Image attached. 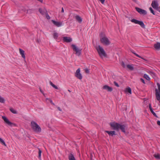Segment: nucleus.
Segmentation results:
<instances>
[{
  "mask_svg": "<svg viewBox=\"0 0 160 160\" xmlns=\"http://www.w3.org/2000/svg\"><path fill=\"white\" fill-rule=\"evenodd\" d=\"M110 125L113 129L117 131L121 129L122 132H125V126L123 125L120 124L115 122L110 123Z\"/></svg>",
  "mask_w": 160,
  "mask_h": 160,
  "instance_id": "f257e3e1",
  "label": "nucleus"
},
{
  "mask_svg": "<svg viewBox=\"0 0 160 160\" xmlns=\"http://www.w3.org/2000/svg\"><path fill=\"white\" fill-rule=\"evenodd\" d=\"M31 128L33 130L37 132H40L41 131L40 127L35 122L32 121L31 122Z\"/></svg>",
  "mask_w": 160,
  "mask_h": 160,
  "instance_id": "f03ea898",
  "label": "nucleus"
},
{
  "mask_svg": "<svg viewBox=\"0 0 160 160\" xmlns=\"http://www.w3.org/2000/svg\"><path fill=\"white\" fill-rule=\"evenodd\" d=\"M96 49L100 56L102 58L106 56V54L103 48L100 46L98 45L96 48Z\"/></svg>",
  "mask_w": 160,
  "mask_h": 160,
  "instance_id": "7ed1b4c3",
  "label": "nucleus"
},
{
  "mask_svg": "<svg viewBox=\"0 0 160 160\" xmlns=\"http://www.w3.org/2000/svg\"><path fill=\"white\" fill-rule=\"evenodd\" d=\"M100 41L104 45H108L110 44V42L108 38L105 36H101Z\"/></svg>",
  "mask_w": 160,
  "mask_h": 160,
  "instance_id": "20e7f679",
  "label": "nucleus"
},
{
  "mask_svg": "<svg viewBox=\"0 0 160 160\" xmlns=\"http://www.w3.org/2000/svg\"><path fill=\"white\" fill-rule=\"evenodd\" d=\"M157 85L158 88L155 90L156 98L157 100L159 101L160 102V84L158 83Z\"/></svg>",
  "mask_w": 160,
  "mask_h": 160,
  "instance_id": "39448f33",
  "label": "nucleus"
},
{
  "mask_svg": "<svg viewBox=\"0 0 160 160\" xmlns=\"http://www.w3.org/2000/svg\"><path fill=\"white\" fill-rule=\"evenodd\" d=\"M71 46L73 50L75 51L76 54L78 56H80L81 54L82 49H79L76 45L73 44H72Z\"/></svg>",
  "mask_w": 160,
  "mask_h": 160,
  "instance_id": "423d86ee",
  "label": "nucleus"
},
{
  "mask_svg": "<svg viewBox=\"0 0 160 160\" xmlns=\"http://www.w3.org/2000/svg\"><path fill=\"white\" fill-rule=\"evenodd\" d=\"M131 21L135 24H138L140 25L142 28H145V25L143 22L139 21L136 19H133L131 20Z\"/></svg>",
  "mask_w": 160,
  "mask_h": 160,
  "instance_id": "0eeeda50",
  "label": "nucleus"
},
{
  "mask_svg": "<svg viewBox=\"0 0 160 160\" xmlns=\"http://www.w3.org/2000/svg\"><path fill=\"white\" fill-rule=\"evenodd\" d=\"M2 118L4 120L5 123L10 126H15V124L11 122L9 119L5 116H2Z\"/></svg>",
  "mask_w": 160,
  "mask_h": 160,
  "instance_id": "6e6552de",
  "label": "nucleus"
},
{
  "mask_svg": "<svg viewBox=\"0 0 160 160\" xmlns=\"http://www.w3.org/2000/svg\"><path fill=\"white\" fill-rule=\"evenodd\" d=\"M151 6L152 7L156 10H158L159 9V4L157 1L154 0L152 2Z\"/></svg>",
  "mask_w": 160,
  "mask_h": 160,
  "instance_id": "1a4fd4ad",
  "label": "nucleus"
},
{
  "mask_svg": "<svg viewBox=\"0 0 160 160\" xmlns=\"http://www.w3.org/2000/svg\"><path fill=\"white\" fill-rule=\"evenodd\" d=\"M75 76L79 79L81 80L82 79V77L80 73V68H79L76 70L75 73Z\"/></svg>",
  "mask_w": 160,
  "mask_h": 160,
  "instance_id": "9d476101",
  "label": "nucleus"
},
{
  "mask_svg": "<svg viewBox=\"0 0 160 160\" xmlns=\"http://www.w3.org/2000/svg\"><path fill=\"white\" fill-rule=\"evenodd\" d=\"M136 11L141 14L145 15L147 14V11L143 9H142L138 8H136Z\"/></svg>",
  "mask_w": 160,
  "mask_h": 160,
  "instance_id": "9b49d317",
  "label": "nucleus"
},
{
  "mask_svg": "<svg viewBox=\"0 0 160 160\" xmlns=\"http://www.w3.org/2000/svg\"><path fill=\"white\" fill-rule=\"evenodd\" d=\"M52 21L53 23L57 27H60L62 25V22L56 21L54 20H52Z\"/></svg>",
  "mask_w": 160,
  "mask_h": 160,
  "instance_id": "f8f14e48",
  "label": "nucleus"
},
{
  "mask_svg": "<svg viewBox=\"0 0 160 160\" xmlns=\"http://www.w3.org/2000/svg\"><path fill=\"white\" fill-rule=\"evenodd\" d=\"M102 89L109 92H111L113 90V88L112 87L107 85H104L102 87Z\"/></svg>",
  "mask_w": 160,
  "mask_h": 160,
  "instance_id": "ddd939ff",
  "label": "nucleus"
},
{
  "mask_svg": "<svg viewBox=\"0 0 160 160\" xmlns=\"http://www.w3.org/2000/svg\"><path fill=\"white\" fill-rule=\"evenodd\" d=\"M63 42H70L72 41V39L70 37H63Z\"/></svg>",
  "mask_w": 160,
  "mask_h": 160,
  "instance_id": "4468645a",
  "label": "nucleus"
},
{
  "mask_svg": "<svg viewBox=\"0 0 160 160\" xmlns=\"http://www.w3.org/2000/svg\"><path fill=\"white\" fill-rule=\"evenodd\" d=\"M19 53L21 55L22 58L24 59L25 60L26 57L25 54V52L21 48H19Z\"/></svg>",
  "mask_w": 160,
  "mask_h": 160,
  "instance_id": "2eb2a0df",
  "label": "nucleus"
},
{
  "mask_svg": "<svg viewBox=\"0 0 160 160\" xmlns=\"http://www.w3.org/2000/svg\"><path fill=\"white\" fill-rule=\"evenodd\" d=\"M125 92L128 95H131L132 94V90L131 88L129 87H127L125 89Z\"/></svg>",
  "mask_w": 160,
  "mask_h": 160,
  "instance_id": "dca6fc26",
  "label": "nucleus"
},
{
  "mask_svg": "<svg viewBox=\"0 0 160 160\" xmlns=\"http://www.w3.org/2000/svg\"><path fill=\"white\" fill-rule=\"evenodd\" d=\"M154 47L155 49L159 50H160V43L159 42H157L154 44Z\"/></svg>",
  "mask_w": 160,
  "mask_h": 160,
  "instance_id": "f3484780",
  "label": "nucleus"
},
{
  "mask_svg": "<svg viewBox=\"0 0 160 160\" xmlns=\"http://www.w3.org/2000/svg\"><path fill=\"white\" fill-rule=\"evenodd\" d=\"M75 18L77 21L79 23H81L82 22V19L79 16L77 15L75 16Z\"/></svg>",
  "mask_w": 160,
  "mask_h": 160,
  "instance_id": "a211bd4d",
  "label": "nucleus"
},
{
  "mask_svg": "<svg viewBox=\"0 0 160 160\" xmlns=\"http://www.w3.org/2000/svg\"><path fill=\"white\" fill-rule=\"evenodd\" d=\"M40 12L42 14H44L47 12L45 8H40L39 9Z\"/></svg>",
  "mask_w": 160,
  "mask_h": 160,
  "instance_id": "6ab92c4d",
  "label": "nucleus"
},
{
  "mask_svg": "<svg viewBox=\"0 0 160 160\" xmlns=\"http://www.w3.org/2000/svg\"><path fill=\"white\" fill-rule=\"evenodd\" d=\"M106 132H107L109 135L112 136L114 135H115V132L114 131H105Z\"/></svg>",
  "mask_w": 160,
  "mask_h": 160,
  "instance_id": "aec40b11",
  "label": "nucleus"
},
{
  "mask_svg": "<svg viewBox=\"0 0 160 160\" xmlns=\"http://www.w3.org/2000/svg\"><path fill=\"white\" fill-rule=\"evenodd\" d=\"M68 159L69 160H76L74 156L72 154H70L69 155Z\"/></svg>",
  "mask_w": 160,
  "mask_h": 160,
  "instance_id": "412c9836",
  "label": "nucleus"
},
{
  "mask_svg": "<svg viewBox=\"0 0 160 160\" xmlns=\"http://www.w3.org/2000/svg\"><path fill=\"white\" fill-rule=\"evenodd\" d=\"M127 67L128 68L131 70H133L134 68L133 65L132 64L127 65Z\"/></svg>",
  "mask_w": 160,
  "mask_h": 160,
  "instance_id": "4be33fe9",
  "label": "nucleus"
},
{
  "mask_svg": "<svg viewBox=\"0 0 160 160\" xmlns=\"http://www.w3.org/2000/svg\"><path fill=\"white\" fill-rule=\"evenodd\" d=\"M58 33L56 32H54L53 34V37L55 39H57L58 37Z\"/></svg>",
  "mask_w": 160,
  "mask_h": 160,
  "instance_id": "5701e85b",
  "label": "nucleus"
},
{
  "mask_svg": "<svg viewBox=\"0 0 160 160\" xmlns=\"http://www.w3.org/2000/svg\"><path fill=\"white\" fill-rule=\"evenodd\" d=\"M144 78H145L146 80L148 81L150 80V78L149 76L146 74H145L144 75Z\"/></svg>",
  "mask_w": 160,
  "mask_h": 160,
  "instance_id": "b1692460",
  "label": "nucleus"
},
{
  "mask_svg": "<svg viewBox=\"0 0 160 160\" xmlns=\"http://www.w3.org/2000/svg\"><path fill=\"white\" fill-rule=\"evenodd\" d=\"M50 85L52 86L53 88H55L56 89H58V87L55 85L54 84H53L51 82H50Z\"/></svg>",
  "mask_w": 160,
  "mask_h": 160,
  "instance_id": "393cba45",
  "label": "nucleus"
},
{
  "mask_svg": "<svg viewBox=\"0 0 160 160\" xmlns=\"http://www.w3.org/2000/svg\"><path fill=\"white\" fill-rule=\"evenodd\" d=\"M0 142L2 145L6 146V144L4 141L1 138H0Z\"/></svg>",
  "mask_w": 160,
  "mask_h": 160,
  "instance_id": "a878e982",
  "label": "nucleus"
},
{
  "mask_svg": "<svg viewBox=\"0 0 160 160\" xmlns=\"http://www.w3.org/2000/svg\"><path fill=\"white\" fill-rule=\"evenodd\" d=\"M10 111L11 112L14 114H17V111L13 109L12 108H11L10 109Z\"/></svg>",
  "mask_w": 160,
  "mask_h": 160,
  "instance_id": "bb28decb",
  "label": "nucleus"
},
{
  "mask_svg": "<svg viewBox=\"0 0 160 160\" xmlns=\"http://www.w3.org/2000/svg\"><path fill=\"white\" fill-rule=\"evenodd\" d=\"M154 157L157 159H160V155L159 154L157 153L154 155Z\"/></svg>",
  "mask_w": 160,
  "mask_h": 160,
  "instance_id": "cd10ccee",
  "label": "nucleus"
},
{
  "mask_svg": "<svg viewBox=\"0 0 160 160\" xmlns=\"http://www.w3.org/2000/svg\"><path fill=\"white\" fill-rule=\"evenodd\" d=\"M150 73V75L153 78H155L156 76L155 74L153 72H149Z\"/></svg>",
  "mask_w": 160,
  "mask_h": 160,
  "instance_id": "c85d7f7f",
  "label": "nucleus"
},
{
  "mask_svg": "<svg viewBox=\"0 0 160 160\" xmlns=\"http://www.w3.org/2000/svg\"><path fill=\"white\" fill-rule=\"evenodd\" d=\"M5 100L4 98L0 96V102L2 103H4L5 102Z\"/></svg>",
  "mask_w": 160,
  "mask_h": 160,
  "instance_id": "c756f323",
  "label": "nucleus"
},
{
  "mask_svg": "<svg viewBox=\"0 0 160 160\" xmlns=\"http://www.w3.org/2000/svg\"><path fill=\"white\" fill-rule=\"evenodd\" d=\"M133 54H134L136 56H137L138 57H139V58H142V59L144 60H145V61H146V60L144 58H143L142 57H141L140 56H139V55H138V54H137L136 53H135V52H133Z\"/></svg>",
  "mask_w": 160,
  "mask_h": 160,
  "instance_id": "7c9ffc66",
  "label": "nucleus"
},
{
  "mask_svg": "<svg viewBox=\"0 0 160 160\" xmlns=\"http://www.w3.org/2000/svg\"><path fill=\"white\" fill-rule=\"evenodd\" d=\"M149 10L150 11L151 13H152L153 15L155 14V13L154 11H153V10L151 7H150L149 8Z\"/></svg>",
  "mask_w": 160,
  "mask_h": 160,
  "instance_id": "2f4dec72",
  "label": "nucleus"
},
{
  "mask_svg": "<svg viewBox=\"0 0 160 160\" xmlns=\"http://www.w3.org/2000/svg\"><path fill=\"white\" fill-rule=\"evenodd\" d=\"M41 153L42 151L40 149H39L38 157L40 158H41Z\"/></svg>",
  "mask_w": 160,
  "mask_h": 160,
  "instance_id": "473e14b6",
  "label": "nucleus"
},
{
  "mask_svg": "<svg viewBox=\"0 0 160 160\" xmlns=\"http://www.w3.org/2000/svg\"><path fill=\"white\" fill-rule=\"evenodd\" d=\"M152 113V114L155 116H157L156 114L153 111V110H152L150 111Z\"/></svg>",
  "mask_w": 160,
  "mask_h": 160,
  "instance_id": "72a5a7b5",
  "label": "nucleus"
},
{
  "mask_svg": "<svg viewBox=\"0 0 160 160\" xmlns=\"http://www.w3.org/2000/svg\"><path fill=\"white\" fill-rule=\"evenodd\" d=\"M114 84H115V85L116 86H117V87H119V85L118 84L117 82H114Z\"/></svg>",
  "mask_w": 160,
  "mask_h": 160,
  "instance_id": "f704fd0d",
  "label": "nucleus"
},
{
  "mask_svg": "<svg viewBox=\"0 0 160 160\" xmlns=\"http://www.w3.org/2000/svg\"><path fill=\"white\" fill-rule=\"evenodd\" d=\"M85 71L87 73H88L89 72V70L87 68H86L85 69Z\"/></svg>",
  "mask_w": 160,
  "mask_h": 160,
  "instance_id": "c9c22d12",
  "label": "nucleus"
},
{
  "mask_svg": "<svg viewBox=\"0 0 160 160\" xmlns=\"http://www.w3.org/2000/svg\"><path fill=\"white\" fill-rule=\"evenodd\" d=\"M101 2V3L102 4H103L104 3L105 0H99Z\"/></svg>",
  "mask_w": 160,
  "mask_h": 160,
  "instance_id": "e433bc0d",
  "label": "nucleus"
},
{
  "mask_svg": "<svg viewBox=\"0 0 160 160\" xmlns=\"http://www.w3.org/2000/svg\"><path fill=\"white\" fill-rule=\"evenodd\" d=\"M149 108L150 111L152 110H153L152 108V107L151 104H149Z\"/></svg>",
  "mask_w": 160,
  "mask_h": 160,
  "instance_id": "4c0bfd02",
  "label": "nucleus"
},
{
  "mask_svg": "<svg viewBox=\"0 0 160 160\" xmlns=\"http://www.w3.org/2000/svg\"><path fill=\"white\" fill-rule=\"evenodd\" d=\"M46 18H47L48 19H50V17L49 16V15L47 14H46Z\"/></svg>",
  "mask_w": 160,
  "mask_h": 160,
  "instance_id": "58836bf2",
  "label": "nucleus"
},
{
  "mask_svg": "<svg viewBox=\"0 0 160 160\" xmlns=\"http://www.w3.org/2000/svg\"><path fill=\"white\" fill-rule=\"evenodd\" d=\"M157 123L158 125L160 126V121H158L157 122Z\"/></svg>",
  "mask_w": 160,
  "mask_h": 160,
  "instance_id": "ea45409f",
  "label": "nucleus"
},
{
  "mask_svg": "<svg viewBox=\"0 0 160 160\" xmlns=\"http://www.w3.org/2000/svg\"><path fill=\"white\" fill-rule=\"evenodd\" d=\"M141 81L143 83H145V82L144 81V80L142 78H141Z\"/></svg>",
  "mask_w": 160,
  "mask_h": 160,
  "instance_id": "a19ab883",
  "label": "nucleus"
},
{
  "mask_svg": "<svg viewBox=\"0 0 160 160\" xmlns=\"http://www.w3.org/2000/svg\"><path fill=\"white\" fill-rule=\"evenodd\" d=\"M50 102L52 104H53V105H54V104L53 102L52 101V100L50 99L49 100Z\"/></svg>",
  "mask_w": 160,
  "mask_h": 160,
  "instance_id": "79ce46f5",
  "label": "nucleus"
},
{
  "mask_svg": "<svg viewBox=\"0 0 160 160\" xmlns=\"http://www.w3.org/2000/svg\"><path fill=\"white\" fill-rule=\"evenodd\" d=\"M122 65L123 67H125V65L123 62L122 63Z\"/></svg>",
  "mask_w": 160,
  "mask_h": 160,
  "instance_id": "37998d69",
  "label": "nucleus"
},
{
  "mask_svg": "<svg viewBox=\"0 0 160 160\" xmlns=\"http://www.w3.org/2000/svg\"><path fill=\"white\" fill-rule=\"evenodd\" d=\"M64 12V9H63V8H62V10H61V12Z\"/></svg>",
  "mask_w": 160,
  "mask_h": 160,
  "instance_id": "c03bdc74",
  "label": "nucleus"
},
{
  "mask_svg": "<svg viewBox=\"0 0 160 160\" xmlns=\"http://www.w3.org/2000/svg\"><path fill=\"white\" fill-rule=\"evenodd\" d=\"M58 110H59L60 111H62L61 109L59 107H58Z\"/></svg>",
  "mask_w": 160,
  "mask_h": 160,
  "instance_id": "a18cd8bd",
  "label": "nucleus"
},
{
  "mask_svg": "<svg viewBox=\"0 0 160 160\" xmlns=\"http://www.w3.org/2000/svg\"><path fill=\"white\" fill-rule=\"evenodd\" d=\"M147 72L149 74H150V73L149 72H152V71H147Z\"/></svg>",
  "mask_w": 160,
  "mask_h": 160,
  "instance_id": "49530a36",
  "label": "nucleus"
},
{
  "mask_svg": "<svg viewBox=\"0 0 160 160\" xmlns=\"http://www.w3.org/2000/svg\"><path fill=\"white\" fill-rule=\"evenodd\" d=\"M38 0L40 2H42L43 0Z\"/></svg>",
  "mask_w": 160,
  "mask_h": 160,
  "instance_id": "de8ad7c7",
  "label": "nucleus"
},
{
  "mask_svg": "<svg viewBox=\"0 0 160 160\" xmlns=\"http://www.w3.org/2000/svg\"><path fill=\"white\" fill-rule=\"evenodd\" d=\"M133 1H135V0H133Z\"/></svg>",
  "mask_w": 160,
  "mask_h": 160,
  "instance_id": "09e8293b",
  "label": "nucleus"
},
{
  "mask_svg": "<svg viewBox=\"0 0 160 160\" xmlns=\"http://www.w3.org/2000/svg\"><path fill=\"white\" fill-rule=\"evenodd\" d=\"M159 12H160V11H159Z\"/></svg>",
  "mask_w": 160,
  "mask_h": 160,
  "instance_id": "8fccbe9b",
  "label": "nucleus"
}]
</instances>
